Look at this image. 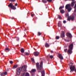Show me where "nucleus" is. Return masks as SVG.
<instances>
[{"label":"nucleus","mask_w":76,"mask_h":76,"mask_svg":"<svg viewBox=\"0 0 76 76\" xmlns=\"http://www.w3.org/2000/svg\"><path fill=\"white\" fill-rule=\"evenodd\" d=\"M36 65L37 68L39 66V63H37Z\"/></svg>","instance_id":"18"},{"label":"nucleus","mask_w":76,"mask_h":76,"mask_svg":"<svg viewBox=\"0 0 76 76\" xmlns=\"http://www.w3.org/2000/svg\"><path fill=\"white\" fill-rule=\"evenodd\" d=\"M68 41V42H69V40L68 41Z\"/></svg>","instance_id":"48"},{"label":"nucleus","mask_w":76,"mask_h":76,"mask_svg":"<svg viewBox=\"0 0 76 76\" xmlns=\"http://www.w3.org/2000/svg\"><path fill=\"white\" fill-rule=\"evenodd\" d=\"M72 1H75V0H72Z\"/></svg>","instance_id":"47"},{"label":"nucleus","mask_w":76,"mask_h":76,"mask_svg":"<svg viewBox=\"0 0 76 76\" xmlns=\"http://www.w3.org/2000/svg\"><path fill=\"white\" fill-rule=\"evenodd\" d=\"M61 35V38H64V32L63 31H62Z\"/></svg>","instance_id":"10"},{"label":"nucleus","mask_w":76,"mask_h":76,"mask_svg":"<svg viewBox=\"0 0 76 76\" xmlns=\"http://www.w3.org/2000/svg\"><path fill=\"white\" fill-rule=\"evenodd\" d=\"M47 1H48V2H51L52 0H47Z\"/></svg>","instance_id":"34"},{"label":"nucleus","mask_w":76,"mask_h":76,"mask_svg":"<svg viewBox=\"0 0 76 76\" xmlns=\"http://www.w3.org/2000/svg\"><path fill=\"white\" fill-rule=\"evenodd\" d=\"M31 16H32V17H33V16H34L35 15L34 14H31Z\"/></svg>","instance_id":"42"},{"label":"nucleus","mask_w":76,"mask_h":76,"mask_svg":"<svg viewBox=\"0 0 76 76\" xmlns=\"http://www.w3.org/2000/svg\"><path fill=\"white\" fill-rule=\"evenodd\" d=\"M46 8L47 9V7H46Z\"/></svg>","instance_id":"49"},{"label":"nucleus","mask_w":76,"mask_h":76,"mask_svg":"<svg viewBox=\"0 0 76 76\" xmlns=\"http://www.w3.org/2000/svg\"><path fill=\"white\" fill-rule=\"evenodd\" d=\"M17 41H19V37L17 38Z\"/></svg>","instance_id":"41"},{"label":"nucleus","mask_w":76,"mask_h":76,"mask_svg":"<svg viewBox=\"0 0 76 76\" xmlns=\"http://www.w3.org/2000/svg\"><path fill=\"white\" fill-rule=\"evenodd\" d=\"M31 60L33 62H34V58H31Z\"/></svg>","instance_id":"40"},{"label":"nucleus","mask_w":76,"mask_h":76,"mask_svg":"<svg viewBox=\"0 0 76 76\" xmlns=\"http://www.w3.org/2000/svg\"><path fill=\"white\" fill-rule=\"evenodd\" d=\"M61 13H64V11L63 10H61Z\"/></svg>","instance_id":"19"},{"label":"nucleus","mask_w":76,"mask_h":76,"mask_svg":"<svg viewBox=\"0 0 76 76\" xmlns=\"http://www.w3.org/2000/svg\"><path fill=\"white\" fill-rule=\"evenodd\" d=\"M21 55H23V54H21Z\"/></svg>","instance_id":"50"},{"label":"nucleus","mask_w":76,"mask_h":76,"mask_svg":"<svg viewBox=\"0 0 76 76\" xmlns=\"http://www.w3.org/2000/svg\"><path fill=\"white\" fill-rule=\"evenodd\" d=\"M36 72V69H32L30 71V73L32 74V73H34Z\"/></svg>","instance_id":"14"},{"label":"nucleus","mask_w":76,"mask_h":76,"mask_svg":"<svg viewBox=\"0 0 76 76\" xmlns=\"http://www.w3.org/2000/svg\"><path fill=\"white\" fill-rule=\"evenodd\" d=\"M29 53H27V52H26L25 53V55L26 56H29Z\"/></svg>","instance_id":"24"},{"label":"nucleus","mask_w":76,"mask_h":76,"mask_svg":"<svg viewBox=\"0 0 76 76\" xmlns=\"http://www.w3.org/2000/svg\"><path fill=\"white\" fill-rule=\"evenodd\" d=\"M25 73H22L21 74V76H24V75H25Z\"/></svg>","instance_id":"39"},{"label":"nucleus","mask_w":76,"mask_h":76,"mask_svg":"<svg viewBox=\"0 0 76 76\" xmlns=\"http://www.w3.org/2000/svg\"><path fill=\"white\" fill-rule=\"evenodd\" d=\"M73 48V44H71L69 47V49L68 50L67 53L69 54H71L72 53V50Z\"/></svg>","instance_id":"1"},{"label":"nucleus","mask_w":76,"mask_h":76,"mask_svg":"<svg viewBox=\"0 0 76 76\" xmlns=\"http://www.w3.org/2000/svg\"><path fill=\"white\" fill-rule=\"evenodd\" d=\"M60 37H59V36H56V39H59Z\"/></svg>","instance_id":"31"},{"label":"nucleus","mask_w":76,"mask_h":76,"mask_svg":"<svg viewBox=\"0 0 76 76\" xmlns=\"http://www.w3.org/2000/svg\"><path fill=\"white\" fill-rule=\"evenodd\" d=\"M67 50V49H65L64 50V51L65 52V53H66Z\"/></svg>","instance_id":"37"},{"label":"nucleus","mask_w":76,"mask_h":76,"mask_svg":"<svg viewBox=\"0 0 76 76\" xmlns=\"http://www.w3.org/2000/svg\"><path fill=\"white\" fill-rule=\"evenodd\" d=\"M66 21H65V20H64L63 21L64 23H66Z\"/></svg>","instance_id":"43"},{"label":"nucleus","mask_w":76,"mask_h":76,"mask_svg":"<svg viewBox=\"0 0 76 76\" xmlns=\"http://www.w3.org/2000/svg\"><path fill=\"white\" fill-rule=\"evenodd\" d=\"M50 58H53V56H50Z\"/></svg>","instance_id":"38"},{"label":"nucleus","mask_w":76,"mask_h":76,"mask_svg":"<svg viewBox=\"0 0 76 76\" xmlns=\"http://www.w3.org/2000/svg\"><path fill=\"white\" fill-rule=\"evenodd\" d=\"M42 64H43V62L42 61L40 63V64L39 65V66H42Z\"/></svg>","instance_id":"22"},{"label":"nucleus","mask_w":76,"mask_h":76,"mask_svg":"<svg viewBox=\"0 0 76 76\" xmlns=\"http://www.w3.org/2000/svg\"><path fill=\"white\" fill-rule=\"evenodd\" d=\"M25 76H29V74L28 73H26Z\"/></svg>","instance_id":"28"},{"label":"nucleus","mask_w":76,"mask_h":76,"mask_svg":"<svg viewBox=\"0 0 76 76\" xmlns=\"http://www.w3.org/2000/svg\"><path fill=\"white\" fill-rule=\"evenodd\" d=\"M70 19L72 21L73 20H74V19H75V16H70L69 17H68L67 18L68 20H70Z\"/></svg>","instance_id":"3"},{"label":"nucleus","mask_w":76,"mask_h":76,"mask_svg":"<svg viewBox=\"0 0 76 76\" xmlns=\"http://www.w3.org/2000/svg\"><path fill=\"white\" fill-rule=\"evenodd\" d=\"M45 47L47 48L50 47V45H49V44L48 43H46L45 44Z\"/></svg>","instance_id":"15"},{"label":"nucleus","mask_w":76,"mask_h":76,"mask_svg":"<svg viewBox=\"0 0 76 76\" xmlns=\"http://www.w3.org/2000/svg\"><path fill=\"white\" fill-rule=\"evenodd\" d=\"M45 71L44 70H43V71L41 72L42 76H45Z\"/></svg>","instance_id":"13"},{"label":"nucleus","mask_w":76,"mask_h":76,"mask_svg":"<svg viewBox=\"0 0 76 76\" xmlns=\"http://www.w3.org/2000/svg\"><path fill=\"white\" fill-rule=\"evenodd\" d=\"M74 8L75 9V12H76V4H75V6L74 7Z\"/></svg>","instance_id":"25"},{"label":"nucleus","mask_w":76,"mask_h":76,"mask_svg":"<svg viewBox=\"0 0 76 76\" xmlns=\"http://www.w3.org/2000/svg\"><path fill=\"white\" fill-rule=\"evenodd\" d=\"M66 35L68 36L69 37V38H72V35L70 33H67L66 34Z\"/></svg>","instance_id":"12"},{"label":"nucleus","mask_w":76,"mask_h":76,"mask_svg":"<svg viewBox=\"0 0 76 76\" xmlns=\"http://www.w3.org/2000/svg\"><path fill=\"white\" fill-rule=\"evenodd\" d=\"M69 14H66V15H65V17L66 18H67L68 17H69Z\"/></svg>","instance_id":"26"},{"label":"nucleus","mask_w":76,"mask_h":76,"mask_svg":"<svg viewBox=\"0 0 76 76\" xmlns=\"http://www.w3.org/2000/svg\"><path fill=\"white\" fill-rule=\"evenodd\" d=\"M58 58H59L61 59V60L63 59V56L61 55V54H58Z\"/></svg>","instance_id":"9"},{"label":"nucleus","mask_w":76,"mask_h":76,"mask_svg":"<svg viewBox=\"0 0 76 76\" xmlns=\"http://www.w3.org/2000/svg\"><path fill=\"white\" fill-rule=\"evenodd\" d=\"M8 7H10L11 9H16V7H15V6L13 5L12 3H10V4L8 5Z\"/></svg>","instance_id":"8"},{"label":"nucleus","mask_w":76,"mask_h":76,"mask_svg":"<svg viewBox=\"0 0 76 76\" xmlns=\"http://www.w3.org/2000/svg\"><path fill=\"white\" fill-rule=\"evenodd\" d=\"M20 69H21L20 68H18L17 69L16 73L17 75H20V72H21Z\"/></svg>","instance_id":"4"},{"label":"nucleus","mask_w":76,"mask_h":76,"mask_svg":"<svg viewBox=\"0 0 76 76\" xmlns=\"http://www.w3.org/2000/svg\"><path fill=\"white\" fill-rule=\"evenodd\" d=\"M64 8V7H59V10H61V9H62L63 8Z\"/></svg>","instance_id":"29"},{"label":"nucleus","mask_w":76,"mask_h":76,"mask_svg":"<svg viewBox=\"0 0 76 76\" xmlns=\"http://www.w3.org/2000/svg\"><path fill=\"white\" fill-rule=\"evenodd\" d=\"M50 52H51V53H53V52L52 50H51L50 51Z\"/></svg>","instance_id":"46"},{"label":"nucleus","mask_w":76,"mask_h":76,"mask_svg":"<svg viewBox=\"0 0 76 76\" xmlns=\"http://www.w3.org/2000/svg\"><path fill=\"white\" fill-rule=\"evenodd\" d=\"M4 75H7V72H4Z\"/></svg>","instance_id":"35"},{"label":"nucleus","mask_w":76,"mask_h":76,"mask_svg":"<svg viewBox=\"0 0 76 76\" xmlns=\"http://www.w3.org/2000/svg\"><path fill=\"white\" fill-rule=\"evenodd\" d=\"M65 8L66 9H67L68 11L69 12H70V11H71V10H72V8L70 7V5L69 4H68L66 5L65 7Z\"/></svg>","instance_id":"2"},{"label":"nucleus","mask_w":76,"mask_h":76,"mask_svg":"<svg viewBox=\"0 0 76 76\" xmlns=\"http://www.w3.org/2000/svg\"><path fill=\"white\" fill-rule=\"evenodd\" d=\"M21 53H24V51H25V50H24V49L23 48H22L21 49Z\"/></svg>","instance_id":"17"},{"label":"nucleus","mask_w":76,"mask_h":76,"mask_svg":"<svg viewBox=\"0 0 76 76\" xmlns=\"http://www.w3.org/2000/svg\"><path fill=\"white\" fill-rule=\"evenodd\" d=\"M1 76H3V73H1L0 74Z\"/></svg>","instance_id":"44"},{"label":"nucleus","mask_w":76,"mask_h":76,"mask_svg":"<svg viewBox=\"0 0 76 76\" xmlns=\"http://www.w3.org/2000/svg\"><path fill=\"white\" fill-rule=\"evenodd\" d=\"M13 61H10V64H13Z\"/></svg>","instance_id":"36"},{"label":"nucleus","mask_w":76,"mask_h":76,"mask_svg":"<svg viewBox=\"0 0 76 76\" xmlns=\"http://www.w3.org/2000/svg\"><path fill=\"white\" fill-rule=\"evenodd\" d=\"M75 4V2H72L71 3V6L72 7H73L74 6V5Z\"/></svg>","instance_id":"16"},{"label":"nucleus","mask_w":76,"mask_h":76,"mask_svg":"<svg viewBox=\"0 0 76 76\" xmlns=\"http://www.w3.org/2000/svg\"><path fill=\"white\" fill-rule=\"evenodd\" d=\"M70 69L71 70L70 72H72V71H74L75 69V67L74 65H71L70 67Z\"/></svg>","instance_id":"5"},{"label":"nucleus","mask_w":76,"mask_h":76,"mask_svg":"<svg viewBox=\"0 0 76 76\" xmlns=\"http://www.w3.org/2000/svg\"><path fill=\"white\" fill-rule=\"evenodd\" d=\"M37 69L38 70L39 72H41L42 70H43V68H42V66H40L39 65V66L37 67Z\"/></svg>","instance_id":"7"},{"label":"nucleus","mask_w":76,"mask_h":76,"mask_svg":"<svg viewBox=\"0 0 76 76\" xmlns=\"http://www.w3.org/2000/svg\"><path fill=\"white\" fill-rule=\"evenodd\" d=\"M7 50V51H9L10 50V49H9V48H6L5 49V51Z\"/></svg>","instance_id":"27"},{"label":"nucleus","mask_w":76,"mask_h":76,"mask_svg":"<svg viewBox=\"0 0 76 76\" xmlns=\"http://www.w3.org/2000/svg\"><path fill=\"white\" fill-rule=\"evenodd\" d=\"M17 67H18L17 65H15L13 67V69H15V68H16Z\"/></svg>","instance_id":"21"},{"label":"nucleus","mask_w":76,"mask_h":76,"mask_svg":"<svg viewBox=\"0 0 76 76\" xmlns=\"http://www.w3.org/2000/svg\"><path fill=\"white\" fill-rule=\"evenodd\" d=\"M38 35L39 36V35H41V32H38Z\"/></svg>","instance_id":"32"},{"label":"nucleus","mask_w":76,"mask_h":76,"mask_svg":"<svg viewBox=\"0 0 76 76\" xmlns=\"http://www.w3.org/2000/svg\"><path fill=\"white\" fill-rule=\"evenodd\" d=\"M42 2L43 3H47V1H46V0H42Z\"/></svg>","instance_id":"23"},{"label":"nucleus","mask_w":76,"mask_h":76,"mask_svg":"<svg viewBox=\"0 0 76 76\" xmlns=\"http://www.w3.org/2000/svg\"><path fill=\"white\" fill-rule=\"evenodd\" d=\"M10 1H11V2H15L16 1V0H9Z\"/></svg>","instance_id":"20"},{"label":"nucleus","mask_w":76,"mask_h":76,"mask_svg":"<svg viewBox=\"0 0 76 76\" xmlns=\"http://www.w3.org/2000/svg\"><path fill=\"white\" fill-rule=\"evenodd\" d=\"M61 24H60V23H58V27H60V26H61Z\"/></svg>","instance_id":"33"},{"label":"nucleus","mask_w":76,"mask_h":76,"mask_svg":"<svg viewBox=\"0 0 76 76\" xmlns=\"http://www.w3.org/2000/svg\"><path fill=\"white\" fill-rule=\"evenodd\" d=\"M34 54L35 56H38L39 55V52H34Z\"/></svg>","instance_id":"11"},{"label":"nucleus","mask_w":76,"mask_h":76,"mask_svg":"<svg viewBox=\"0 0 76 76\" xmlns=\"http://www.w3.org/2000/svg\"><path fill=\"white\" fill-rule=\"evenodd\" d=\"M21 70L22 72H26V66H23L21 67Z\"/></svg>","instance_id":"6"},{"label":"nucleus","mask_w":76,"mask_h":76,"mask_svg":"<svg viewBox=\"0 0 76 76\" xmlns=\"http://www.w3.org/2000/svg\"><path fill=\"white\" fill-rule=\"evenodd\" d=\"M58 18L60 19H61V16H60V15H58Z\"/></svg>","instance_id":"30"},{"label":"nucleus","mask_w":76,"mask_h":76,"mask_svg":"<svg viewBox=\"0 0 76 76\" xmlns=\"http://www.w3.org/2000/svg\"><path fill=\"white\" fill-rule=\"evenodd\" d=\"M18 5V4L16 3L15 4V6H17V5Z\"/></svg>","instance_id":"45"}]
</instances>
